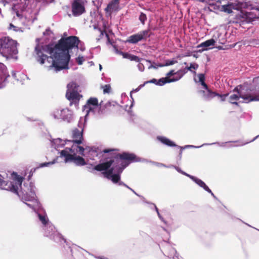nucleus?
<instances>
[{
	"instance_id": "f257e3e1",
	"label": "nucleus",
	"mask_w": 259,
	"mask_h": 259,
	"mask_svg": "<svg viewBox=\"0 0 259 259\" xmlns=\"http://www.w3.org/2000/svg\"><path fill=\"white\" fill-rule=\"evenodd\" d=\"M80 40L76 36H70L61 38L57 44L46 46L47 51L52 56L45 54L41 47L37 45L35 48V59L41 65L49 69L54 68L58 71L68 68L70 59L69 50L74 48L78 49Z\"/></svg>"
},
{
	"instance_id": "f03ea898",
	"label": "nucleus",
	"mask_w": 259,
	"mask_h": 259,
	"mask_svg": "<svg viewBox=\"0 0 259 259\" xmlns=\"http://www.w3.org/2000/svg\"><path fill=\"white\" fill-rule=\"evenodd\" d=\"M119 151L118 149L114 148H108L105 149L102 151V152L105 154H108L107 156L104 157L105 162L100 163L95 165L93 169L103 172L104 176L107 179H110L114 174L113 172L117 167L119 166H115L111 167L113 163L116 161L117 162L119 159L126 161V162H133L137 161V156L133 153H130L127 152H123L122 153H119L117 152Z\"/></svg>"
},
{
	"instance_id": "7ed1b4c3",
	"label": "nucleus",
	"mask_w": 259,
	"mask_h": 259,
	"mask_svg": "<svg viewBox=\"0 0 259 259\" xmlns=\"http://www.w3.org/2000/svg\"><path fill=\"white\" fill-rule=\"evenodd\" d=\"M17 42L10 37H3L0 39V53L5 57L11 56L18 53Z\"/></svg>"
},
{
	"instance_id": "20e7f679",
	"label": "nucleus",
	"mask_w": 259,
	"mask_h": 259,
	"mask_svg": "<svg viewBox=\"0 0 259 259\" xmlns=\"http://www.w3.org/2000/svg\"><path fill=\"white\" fill-rule=\"evenodd\" d=\"M75 146L71 148H66L60 152V156L65 158V162L72 161L77 166H83L87 164L84 159L75 153Z\"/></svg>"
},
{
	"instance_id": "39448f33",
	"label": "nucleus",
	"mask_w": 259,
	"mask_h": 259,
	"mask_svg": "<svg viewBox=\"0 0 259 259\" xmlns=\"http://www.w3.org/2000/svg\"><path fill=\"white\" fill-rule=\"evenodd\" d=\"M242 85H239L234 88V89L233 90V92H236L237 94L231 95L229 97V102L232 104L238 106V103L237 102V101H238L240 98L243 99L244 101V102L245 103H249L251 101H255V100H252L255 99V96H253L250 94H243L240 91V89Z\"/></svg>"
},
{
	"instance_id": "423d86ee",
	"label": "nucleus",
	"mask_w": 259,
	"mask_h": 259,
	"mask_svg": "<svg viewBox=\"0 0 259 259\" xmlns=\"http://www.w3.org/2000/svg\"><path fill=\"white\" fill-rule=\"evenodd\" d=\"M98 99L95 97H91L87 101L86 104L83 106V111L86 112V116L90 113L95 114L96 110L99 109Z\"/></svg>"
},
{
	"instance_id": "0eeeda50",
	"label": "nucleus",
	"mask_w": 259,
	"mask_h": 259,
	"mask_svg": "<svg viewBox=\"0 0 259 259\" xmlns=\"http://www.w3.org/2000/svg\"><path fill=\"white\" fill-rule=\"evenodd\" d=\"M150 36L149 30H145L128 37L126 41L135 44L142 40H146Z\"/></svg>"
},
{
	"instance_id": "6e6552de",
	"label": "nucleus",
	"mask_w": 259,
	"mask_h": 259,
	"mask_svg": "<svg viewBox=\"0 0 259 259\" xmlns=\"http://www.w3.org/2000/svg\"><path fill=\"white\" fill-rule=\"evenodd\" d=\"M8 189H10L11 192L17 194L20 197H21L22 200L23 201H31L35 200V195L34 193H32L31 195L26 193L23 194L22 195H21L19 194L18 191V188L17 186L14 185V184H12L11 182L10 183L9 186H8Z\"/></svg>"
},
{
	"instance_id": "1a4fd4ad",
	"label": "nucleus",
	"mask_w": 259,
	"mask_h": 259,
	"mask_svg": "<svg viewBox=\"0 0 259 259\" xmlns=\"http://www.w3.org/2000/svg\"><path fill=\"white\" fill-rule=\"evenodd\" d=\"M82 0H74L71 6L73 16H78L85 12V8L81 3Z\"/></svg>"
},
{
	"instance_id": "9d476101",
	"label": "nucleus",
	"mask_w": 259,
	"mask_h": 259,
	"mask_svg": "<svg viewBox=\"0 0 259 259\" xmlns=\"http://www.w3.org/2000/svg\"><path fill=\"white\" fill-rule=\"evenodd\" d=\"M72 138L73 144L79 145L82 143L83 140L82 130L80 131L75 128L72 131Z\"/></svg>"
},
{
	"instance_id": "9b49d317",
	"label": "nucleus",
	"mask_w": 259,
	"mask_h": 259,
	"mask_svg": "<svg viewBox=\"0 0 259 259\" xmlns=\"http://www.w3.org/2000/svg\"><path fill=\"white\" fill-rule=\"evenodd\" d=\"M130 162H122L121 163V166H118L117 167V174H114L112 177H111L110 179L111 181L114 183H118L120 179V174L122 172L123 169L127 166Z\"/></svg>"
},
{
	"instance_id": "f8f14e48",
	"label": "nucleus",
	"mask_w": 259,
	"mask_h": 259,
	"mask_svg": "<svg viewBox=\"0 0 259 259\" xmlns=\"http://www.w3.org/2000/svg\"><path fill=\"white\" fill-rule=\"evenodd\" d=\"M114 107V106L109 102H107L104 105H103L102 102H101L99 105L98 113L101 114L109 113L113 109Z\"/></svg>"
},
{
	"instance_id": "ddd939ff",
	"label": "nucleus",
	"mask_w": 259,
	"mask_h": 259,
	"mask_svg": "<svg viewBox=\"0 0 259 259\" xmlns=\"http://www.w3.org/2000/svg\"><path fill=\"white\" fill-rule=\"evenodd\" d=\"M187 177L192 179L193 181H194L197 185H198L200 187L203 188L205 191L208 192L209 193H210L211 195L214 197L213 193L212 192L211 190L207 187V186L200 179H199L191 175H187Z\"/></svg>"
},
{
	"instance_id": "4468645a",
	"label": "nucleus",
	"mask_w": 259,
	"mask_h": 259,
	"mask_svg": "<svg viewBox=\"0 0 259 259\" xmlns=\"http://www.w3.org/2000/svg\"><path fill=\"white\" fill-rule=\"evenodd\" d=\"M67 99L70 101H78L82 96L76 91H67L66 94Z\"/></svg>"
},
{
	"instance_id": "2eb2a0df",
	"label": "nucleus",
	"mask_w": 259,
	"mask_h": 259,
	"mask_svg": "<svg viewBox=\"0 0 259 259\" xmlns=\"http://www.w3.org/2000/svg\"><path fill=\"white\" fill-rule=\"evenodd\" d=\"M120 0H112L105 9V11L111 13L113 11H116L119 7Z\"/></svg>"
},
{
	"instance_id": "dca6fc26",
	"label": "nucleus",
	"mask_w": 259,
	"mask_h": 259,
	"mask_svg": "<svg viewBox=\"0 0 259 259\" xmlns=\"http://www.w3.org/2000/svg\"><path fill=\"white\" fill-rule=\"evenodd\" d=\"M120 54L122 56L123 58L129 59L131 61L140 62L142 60H143L142 58H140L137 56L132 55L128 53L121 52Z\"/></svg>"
},
{
	"instance_id": "f3484780",
	"label": "nucleus",
	"mask_w": 259,
	"mask_h": 259,
	"mask_svg": "<svg viewBox=\"0 0 259 259\" xmlns=\"http://www.w3.org/2000/svg\"><path fill=\"white\" fill-rule=\"evenodd\" d=\"M157 139L162 143L167 146L170 147H174L176 146V145L172 141H170L169 139H167L166 137H158Z\"/></svg>"
},
{
	"instance_id": "a211bd4d",
	"label": "nucleus",
	"mask_w": 259,
	"mask_h": 259,
	"mask_svg": "<svg viewBox=\"0 0 259 259\" xmlns=\"http://www.w3.org/2000/svg\"><path fill=\"white\" fill-rule=\"evenodd\" d=\"M176 81L177 79H172V78H169L168 77H162L158 80L157 85L161 86L163 85L166 83H169Z\"/></svg>"
},
{
	"instance_id": "6ab92c4d",
	"label": "nucleus",
	"mask_w": 259,
	"mask_h": 259,
	"mask_svg": "<svg viewBox=\"0 0 259 259\" xmlns=\"http://www.w3.org/2000/svg\"><path fill=\"white\" fill-rule=\"evenodd\" d=\"M215 41L213 39H210L208 40H207L206 41L201 43L199 46H198V48L199 47H204V48H207L210 46H213L215 45Z\"/></svg>"
},
{
	"instance_id": "aec40b11",
	"label": "nucleus",
	"mask_w": 259,
	"mask_h": 259,
	"mask_svg": "<svg viewBox=\"0 0 259 259\" xmlns=\"http://www.w3.org/2000/svg\"><path fill=\"white\" fill-rule=\"evenodd\" d=\"M76 144H73L72 145L75 146V153H78L80 154L82 156H84V150L85 148L83 147L78 145V144L76 145Z\"/></svg>"
},
{
	"instance_id": "412c9836",
	"label": "nucleus",
	"mask_w": 259,
	"mask_h": 259,
	"mask_svg": "<svg viewBox=\"0 0 259 259\" xmlns=\"http://www.w3.org/2000/svg\"><path fill=\"white\" fill-rule=\"evenodd\" d=\"M187 73V71L185 70V68L183 69H180L177 71L176 75L178 76H177L176 78H172V79H177V81L181 79L183 75Z\"/></svg>"
},
{
	"instance_id": "4be33fe9",
	"label": "nucleus",
	"mask_w": 259,
	"mask_h": 259,
	"mask_svg": "<svg viewBox=\"0 0 259 259\" xmlns=\"http://www.w3.org/2000/svg\"><path fill=\"white\" fill-rule=\"evenodd\" d=\"M79 85L75 82H71L68 84L67 88L70 91H76L77 92Z\"/></svg>"
},
{
	"instance_id": "5701e85b",
	"label": "nucleus",
	"mask_w": 259,
	"mask_h": 259,
	"mask_svg": "<svg viewBox=\"0 0 259 259\" xmlns=\"http://www.w3.org/2000/svg\"><path fill=\"white\" fill-rule=\"evenodd\" d=\"M8 183L4 180L3 177L0 175V187L2 189L8 190Z\"/></svg>"
},
{
	"instance_id": "b1692460",
	"label": "nucleus",
	"mask_w": 259,
	"mask_h": 259,
	"mask_svg": "<svg viewBox=\"0 0 259 259\" xmlns=\"http://www.w3.org/2000/svg\"><path fill=\"white\" fill-rule=\"evenodd\" d=\"M177 62V61H176V60H167L166 61L165 64H161V63H159L157 65V66H158L159 67H164V66H169V65H172L176 63Z\"/></svg>"
},
{
	"instance_id": "393cba45",
	"label": "nucleus",
	"mask_w": 259,
	"mask_h": 259,
	"mask_svg": "<svg viewBox=\"0 0 259 259\" xmlns=\"http://www.w3.org/2000/svg\"><path fill=\"white\" fill-rule=\"evenodd\" d=\"M222 9L223 11L228 14L232 12V6L231 5H225L222 6Z\"/></svg>"
},
{
	"instance_id": "a878e982",
	"label": "nucleus",
	"mask_w": 259,
	"mask_h": 259,
	"mask_svg": "<svg viewBox=\"0 0 259 259\" xmlns=\"http://www.w3.org/2000/svg\"><path fill=\"white\" fill-rule=\"evenodd\" d=\"M249 45L254 47H259V39H251L249 40Z\"/></svg>"
},
{
	"instance_id": "bb28decb",
	"label": "nucleus",
	"mask_w": 259,
	"mask_h": 259,
	"mask_svg": "<svg viewBox=\"0 0 259 259\" xmlns=\"http://www.w3.org/2000/svg\"><path fill=\"white\" fill-rule=\"evenodd\" d=\"M95 28L97 29L99 31V32H100V38H102L103 36L104 33H105L106 36L107 37V38L108 39V42H110V38H109V36L108 34L107 33L105 32V30H102L101 28H98L96 27H95Z\"/></svg>"
},
{
	"instance_id": "cd10ccee",
	"label": "nucleus",
	"mask_w": 259,
	"mask_h": 259,
	"mask_svg": "<svg viewBox=\"0 0 259 259\" xmlns=\"http://www.w3.org/2000/svg\"><path fill=\"white\" fill-rule=\"evenodd\" d=\"M198 68V64L196 63H190L189 67H186L185 70L187 71V72L188 71H192V69H197Z\"/></svg>"
},
{
	"instance_id": "c85d7f7f",
	"label": "nucleus",
	"mask_w": 259,
	"mask_h": 259,
	"mask_svg": "<svg viewBox=\"0 0 259 259\" xmlns=\"http://www.w3.org/2000/svg\"><path fill=\"white\" fill-rule=\"evenodd\" d=\"M9 77V75L7 76L4 75L3 77H1L0 81V89L4 88L6 85V81H7V78Z\"/></svg>"
},
{
	"instance_id": "c756f323",
	"label": "nucleus",
	"mask_w": 259,
	"mask_h": 259,
	"mask_svg": "<svg viewBox=\"0 0 259 259\" xmlns=\"http://www.w3.org/2000/svg\"><path fill=\"white\" fill-rule=\"evenodd\" d=\"M207 97L209 98H214V97L215 96H218L219 95V94L216 93V92H212V91H211L210 90H208L207 91Z\"/></svg>"
},
{
	"instance_id": "7c9ffc66",
	"label": "nucleus",
	"mask_w": 259,
	"mask_h": 259,
	"mask_svg": "<svg viewBox=\"0 0 259 259\" xmlns=\"http://www.w3.org/2000/svg\"><path fill=\"white\" fill-rule=\"evenodd\" d=\"M103 90L104 94H109L110 93L111 87L110 84H106L102 87Z\"/></svg>"
},
{
	"instance_id": "2f4dec72",
	"label": "nucleus",
	"mask_w": 259,
	"mask_h": 259,
	"mask_svg": "<svg viewBox=\"0 0 259 259\" xmlns=\"http://www.w3.org/2000/svg\"><path fill=\"white\" fill-rule=\"evenodd\" d=\"M139 20L143 24H144L145 22L147 20V16H146V14H145L143 13H141L139 16Z\"/></svg>"
},
{
	"instance_id": "473e14b6",
	"label": "nucleus",
	"mask_w": 259,
	"mask_h": 259,
	"mask_svg": "<svg viewBox=\"0 0 259 259\" xmlns=\"http://www.w3.org/2000/svg\"><path fill=\"white\" fill-rule=\"evenodd\" d=\"M84 61V58L82 56H78L76 58V61L78 65H81Z\"/></svg>"
},
{
	"instance_id": "72a5a7b5",
	"label": "nucleus",
	"mask_w": 259,
	"mask_h": 259,
	"mask_svg": "<svg viewBox=\"0 0 259 259\" xmlns=\"http://www.w3.org/2000/svg\"><path fill=\"white\" fill-rule=\"evenodd\" d=\"M38 217L40 221L44 225H46L47 223V220L45 216L39 214H38Z\"/></svg>"
},
{
	"instance_id": "f704fd0d",
	"label": "nucleus",
	"mask_w": 259,
	"mask_h": 259,
	"mask_svg": "<svg viewBox=\"0 0 259 259\" xmlns=\"http://www.w3.org/2000/svg\"><path fill=\"white\" fill-rule=\"evenodd\" d=\"M198 76L199 78V80L200 82H202L205 81V76L204 74H199Z\"/></svg>"
},
{
	"instance_id": "c9c22d12",
	"label": "nucleus",
	"mask_w": 259,
	"mask_h": 259,
	"mask_svg": "<svg viewBox=\"0 0 259 259\" xmlns=\"http://www.w3.org/2000/svg\"><path fill=\"white\" fill-rule=\"evenodd\" d=\"M176 73L177 72H175L174 70H171L166 74V77H168L169 78V77L175 75L176 74Z\"/></svg>"
},
{
	"instance_id": "e433bc0d",
	"label": "nucleus",
	"mask_w": 259,
	"mask_h": 259,
	"mask_svg": "<svg viewBox=\"0 0 259 259\" xmlns=\"http://www.w3.org/2000/svg\"><path fill=\"white\" fill-rule=\"evenodd\" d=\"M228 94H226L224 95H221L219 94V95L218 96L221 98V100L222 101H224L226 100V98L228 96Z\"/></svg>"
},
{
	"instance_id": "4c0bfd02",
	"label": "nucleus",
	"mask_w": 259,
	"mask_h": 259,
	"mask_svg": "<svg viewBox=\"0 0 259 259\" xmlns=\"http://www.w3.org/2000/svg\"><path fill=\"white\" fill-rule=\"evenodd\" d=\"M175 168L179 172L181 173L182 174L184 175H185L186 176H187V175H189V174L186 173L185 172L182 171L180 168H179V167L178 166H175Z\"/></svg>"
},
{
	"instance_id": "58836bf2",
	"label": "nucleus",
	"mask_w": 259,
	"mask_h": 259,
	"mask_svg": "<svg viewBox=\"0 0 259 259\" xmlns=\"http://www.w3.org/2000/svg\"><path fill=\"white\" fill-rule=\"evenodd\" d=\"M23 180V177H19V176L17 177V181L18 184L19 186H21Z\"/></svg>"
},
{
	"instance_id": "ea45409f",
	"label": "nucleus",
	"mask_w": 259,
	"mask_h": 259,
	"mask_svg": "<svg viewBox=\"0 0 259 259\" xmlns=\"http://www.w3.org/2000/svg\"><path fill=\"white\" fill-rule=\"evenodd\" d=\"M138 67L141 71H143L144 70V66L143 64L140 63H139L138 65Z\"/></svg>"
},
{
	"instance_id": "a19ab883",
	"label": "nucleus",
	"mask_w": 259,
	"mask_h": 259,
	"mask_svg": "<svg viewBox=\"0 0 259 259\" xmlns=\"http://www.w3.org/2000/svg\"><path fill=\"white\" fill-rule=\"evenodd\" d=\"M158 64H156L154 62H153V64H152L151 66H150L148 68L149 69H150V68H154V69H157V67H158V66H157V65Z\"/></svg>"
},
{
	"instance_id": "79ce46f5",
	"label": "nucleus",
	"mask_w": 259,
	"mask_h": 259,
	"mask_svg": "<svg viewBox=\"0 0 259 259\" xmlns=\"http://www.w3.org/2000/svg\"><path fill=\"white\" fill-rule=\"evenodd\" d=\"M157 82H158V81L157 80V79L153 78L149 81L146 82V83H155V84L157 85Z\"/></svg>"
},
{
	"instance_id": "37998d69",
	"label": "nucleus",
	"mask_w": 259,
	"mask_h": 259,
	"mask_svg": "<svg viewBox=\"0 0 259 259\" xmlns=\"http://www.w3.org/2000/svg\"><path fill=\"white\" fill-rule=\"evenodd\" d=\"M54 162H45V163H41L40 164V166L41 167L46 166H48V165H49L51 164H52Z\"/></svg>"
},
{
	"instance_id": "c03bdc74",
	"label": "nucleus",
	"mask_w": 259,
	"mask_h": 259,
	"mask_svg": "<svg viewBox=\"0 0 259 259\" xmlns=\"http://www.w3.org/2000/svg\"><path fill=\"white\" fill-rule=\"evenodd\" d=\"M201 85L203 87V88L204 89H205L206 90H207V91L208 90H209V89L208 88V86L206 84V83L205 82V81L204 82H201Z\"/></svg>"
},
{
	"instance_id": "a18cd8bd",
	"label": "nucleus",
	"mask_w": 259,
	"mask_h": 259,
	"mask_svg": "<svg viewBox=\"0 0 259 259\" xmlns=\"http://www.w3.org/2000/svg\"><path fill=\"white\" fill-rule=\"evenodd\" d=\"M84 148H85V150H88L89 152L94 151L92 147H87Z\"/></svg>"
},
{
	"instance_id": "49530a36",
	"label": "nucleus",
	"mask_w": 259,
	"mask_h": 259,
	"mask_svg": "<svg viewBox=\"0 0 259 259\" xmlns=\"http://www.w3.org/2000/svg\"><path fill=\"white\" fill-rule=\"evenodd\" d=\"M255 101H259V95L255 96Z\"/></svg>"
},
{
	"instance_id": "de8ad7c7",
	"label": "nucleus",
	"mask_w": 259,
	"mask_h": 259,
	"mask_svg": "<svg viewBox=\"0 0 259 259\" xmlns=\"http://www.w3.org/2000/svg\"><path fill=\"white\" fill-rule=\"evenodd\" d=\"M198 2L204 3L205 2V0H196Z\"/></svg>"
},
{
	"instance_id": "09e8293b",
	"label": "nucleus",
	"mask_w": 259,
	"mask_h": 259,
	"mask_svg": "<svg viewBox=\"0 0 259 259\" xmlns=\"http://www.w3.org/2000/svg\"><path fill=\"white\" fill-rule=\"evenodd\" d=\"M25 204H26V205H27L28 206H30V204H28V203H25Z\"/></svg>"
},
{
	"instance_id": "8fccbe9b",
	"label": "nucleus",
	"mask_w": 259,
	"mask_h": 259,
	"mask_svg": "<svg viewBox=\"0 0 259 259\" xmlns=\"http://www.w3.org/2000/svg\"><path fill=\"white\" fill-rule=\"evenodd\" d=\"M147 62H149V63H151V61H150V60H147Z\"/></svg>"
},
{
	"instance_id": "3c124183",
	"label": "nucleus",
	"mask_w": 259,
	"mask_h": 259,
	"mask_svg": "<svg viewBox=\"0 0 259 259\" xmlns=\"http://www.w3.org/2000/svg\"><path fill=\"white\" fill-rule=\"evenodd\" d=\"M156 210H157V213H158V215H159V212H158V208H156Z\"/></svg>"
},
{
	"instance_id": "603ef678",
	"label": "nucleus",
	"mask_w": 259,
	"mask_h": 259,
	"mask_svg": "<svg viewBox=\"0 0 259 259\" xmlns=\"http://www.w3.org/2000/svg\"><path fill=\"white\" fill-rule=\"evenodd\" d=\"M80 50L83 51L84 50V49H80Z\"/></svg>"
},
{
	"instance_id": "864d4df0",
	"label": "nucleus",
	"mask_w": 259,
	"mask_h": 259,
	"mask_svg": "<svg viewBox=\"0 0 259 259\" xmlns=\"http://www.w3.org/2000/svg\"><path fill=\"white\" fill-rule=\"evenodd\" d=\"M123 185L124 186H126V187H127V186L126 185V184H123Z\"/></svg>"
},
{
	"instance_id": "5fc2aeb1",
	"label": "nucleus",
	"mask_w": 259,
	"mask_h": 259,
	"mask_svg": "<svg viewBox=\"0 0 259 259\" xmlns=\"http://www.w3.org/2000/svg\"><path fill=\"white\" fill-rule=\"evenodd\" d=\"M206 50H207V49H203L202 50V51Z\"/></svg>"
},
{
	"instance_id": "6e6d98bb",
	"label": "nucleus",
	"mask_w": 259,
	"mask_h": 259,
	"mask_svg": "<svg viewBox=\"0 0 259 259\" xmlns=\"http://www.w3.org/2000/svg\"><path fill=\"white\" fill-rule=\"evenodd\" d=\"M119 184H120V185H122V183L120 182V183H119Z\"/></svg>"
},
{
	"instance_id": "4d7b16f0",
	"label": "nucleus",
	"mask_w": 259,
	"mask_h": 259,
	"mask_svg": "<svg viewBox=\"0 0 259 259\" xmlns=\"http://www.w3.org/2000/svg\"><path fill=\"white\" fill-rule=\"evenodd\" d=\"M100 259H108V258H101Z\"/></svg>"
}]
</instances>
